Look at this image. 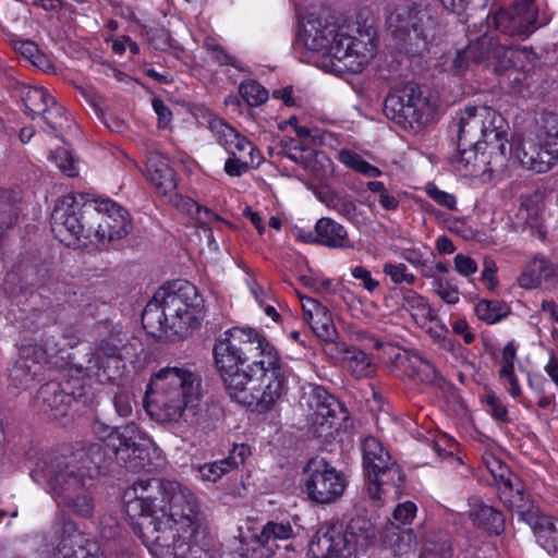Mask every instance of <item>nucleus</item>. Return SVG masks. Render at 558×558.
<instances>
[{
    "label": "nucleus",
    "instance_id": "obj_1",
    "mask_svg": "<svg viewBox=\"0 0 558 558\" xmlns=\"http://www.w3.org/2000/svg\"><path fill=\"white\" fill-rule=\"evenodd\" d=\"M131 519H140L135 529L156 558H202L203 550L193 538L201 521L196 495L178 481L140 478L123 493Z\"/></svg>",
    "mask_w": 558,
    "mask_h": 558
},
{
    "label": "nucleus",
    "instance_id": "obj_2",
    "mask_svg": "<svg viewBox=\"0 0 558 558\" xmlns=\"http://www.w3.org/2000/svg\"><path fill=\"white\" fill-rule=\"evenodd\" d=\"M126 337L112 331L101 338L85 355L84 364L68 369L61 381L50 380L43 385L35 399L36 408L52 420L66 416L72 403L85 395L84 378L98 384H109L121 377L124 368L122 349Z\"/></svg>",
    "mask_w": 558,
    "mask_h": 558
},
{
    "label": "nucleus",
    "instance_id": "obj_3",
    "mask_svg": "<svg viewBox=\"0 0 558 558\" xmlns=\"http://www.w3.org/2000/svg\"><path fill=\"white\" fill-rule=\"evenodd\" d=\"M146 409L162 423L198 424L203 411L201 376L187 366L160 368L147 386Z\"/></svg>",
    "mask_w": 558,
    "mask_h": 558
},
{
    "label": "nucleus",
    "instance_id": "obj_4",
    "mask_svg": "<svg viewBox=\"0 0 558 558\" xmlns=\"http://www.w3.org/2000/svg\"><path fill=\"white\" fill-rule=\"evenodd\" d=\"M204 299L197 288L186 280H177L161 287L147 303L142 325L147 333L183 339L199 325Z\"/></svg>",
    "mask_w": 558,
    "mask_h": 558
},
{
    "label": "nucleus",
    "instance_id": "obj_5",
    "mask_svg": "<svg viewBox=\"0 0 558 558\" xmlns=\"http://www.w3.org/2000/svg\"><path fill=\"white\" fill-rule=\"evenodd\" d=\"M80 456H44L32 470V478L53 494L60 512L70 518L89 519L94 514L95 500L90 492L93 478Z\"/></svg>",
    "mask_w": 558,
    "mask_h": 558
},
{
    "label": "nucleus",
    "instance_id": "obj_6",
    "mask_svg": "<svg viewBox=\"0 0 558 558\" xmlns=\"http://www.w3.org/2000/svg\"><path fill=\"white\" fill-rule=\"evenodd\" d=\"M223 384L231 399L258 413L271 410L287 391L278 353H268L267 360H254L246 371L226 376Z\"/></svg>",
    "mask_w": 558,
    "mask_h": 558
},
{
    "label": "nucleus",
    "instance_id": "obj_7",
    "mask_svg": "<svg viewBox=\"0 0 558 558\" xmlns=\"http://www.w3.org/2000/svg\"><path fill=\"white\" fill-rule=\"evenodd\" d=\"M454 128L460 146H477L485 143L495 147L498 156L494 157V162H499L500 167L512 154L506 122L492 107L484 105L464 107L457 114Z\"/></svg>",
    "mask_w": 558,
    "mask_h": 558
},
{
    "label": "nucleus",
    "instance_id": "obj_8",
    "mask_svg": "<svg viewBox=\"0 0 558 558\" xmlns=\"http://www.w3.org/2000/svg\"><path fill=\"white\" fill-rule=\"evenodd\" d=\"M215 365L222 378L235 374L239 365L252 360H267L268 353H278L267 339L253 328L233 327L215 342Z\"/></svg>",
    "mask_w": 558,
    "mask_h": 558
},
{
    "label": "nucleus",
    "instance_id": "obj_9",
    "mask_svg": "<svg viewBox=\"0 0 558 558\" xmlns=\"http://www.w3.org/2000/svg\"><path fill=\"white\" fill-rule=\"evenodd\" d=\"M342 39L343 44L333 48L337 62H342L352 72H361L375 57L378 47L377 32L364 11L347 20Z\"/></svg>",
    "mask_w": 558,
    "mask_h": 558
},
{
    "label": "nucleus",
    "instance_id": "obj_10",
    "mask_svg": "<svg viewBox=\"0 0 558 558\" xmlns=\"http://www.w3.org/2000/svg\"><path fill=\"white\" fill-rule=\"evenodd\" d=\"M542 121L538 135H521L512 144L518 161L537 173L549 171L558 160V116L547 113Z\"/></svg>",
    "mask_w": 558,
    "mask_h": 558
},
{
    "label": "nucleus",
    "instance_id": "obj_11",
    "mask_svg": "<svg viewBox=\"0 0 558 558\" xmlns=\"http://www.w3.org/2000/svg\"><path fill=\"white\" fill-rule=\"evenodd\" d=\"M376 538L374 524L363 515L352 518L344 526L339 521H328L316 531V546L326 553L353 556L368 548Z\"/></svg>",
    "mask_w": 558,
    "mask_h": 558
},
{
    "label": "nucleus",
    "instance_id": "obj_12",
    "mask_svg": "<svg viewBox=\"0 0 558 558\" xmlns=\"http://www.w3.org/2000/svg\"><path fill=\"white\" fill-rule=\"evenodd\" d=\"M92 196L84 193L68 194L54 206L51 214V230L64 245L81 247L93 243V234L87 232L93 227L86 219V207Z\"/></svg>",
    "mask_w": 558,
    "mask_h": 558
},
{
    "label": "nucleus",
    "instance_id": "obj_13",
    "mask_svg": "<svg viewBox=\"0 0 558 558\" xmlns=\"http://www.w3.org/2000/svg\"><path fill=\"white\" fill-rule=\"evenodd\" d=\"M86 209V219L93 225L87 232L93 234V244L99 247L124 239L133 229L129 211L109 198L92 197Z\"/></svg>",
    "mask_w": 558,
    "mask_h": 558
},
{
    "label": "nucleus",
    "instance_id": "obj_14",
    "mask_svg": "<svg viewBox=\"0 0 558 558\" xmlns=\"http://www.w3.org/2000/svg\"><path fill=\"white\" fill-rule=\"evenodd\" d=\"M362 457L368 480L367 494L374 501L381 500L387 493V486H396L397 481H402L401 471L389 451L374 436H367L363 440Z\"/></svg>",
    "mask_w": 558,
    "mask_h": 558
},
{
    "label": "nucleus",
    "instance_id": "obj_15",
    "mask_svg": "<svg viewBox=\"0 0 558 558\" xmlns=\"http://www.w3.org/2000/svg\"><path fill=\"white\" fill-rule=\"evenodd\" d=\"M434 106L423 96L421 88L408 84L402 89L389 94L384 104L387 118L403 129H416L427 123L434 113Z\"/></svg>",
    "mask_w": 558,
    "mask_h": 558
},
{
    "label": "nucleus",
    "instance_id": "obj_16",
    "mask_svg": "<svg viewBox=\"0 0 558 558\" xmlns=\"http://www.w3.org/2000/svg\"><path fill=\"white\" fill-rule=\"evenodd\" d=\"M510 61L507 58V46L492 35H483L470 41L462 50L457 51L451 63V71L462 74L473 65H482L495 74L509 71Z\"/></svg>",
    "mask_w": 558,
    "mask_h": 558
},
{
    "label": "nucleus",
    "instance_id": "obj_17",
    "mask_svg": "<svg viewBox=\"0 0 558 558\" xmlns=\"http://www.w3.org/2000/svg\"><path fill=\"white\" fill-rule=\"evenodd\" d=\"M63 351L53 336L47 337L44 344H31L20 350L19 357L9 369L12 385L21 388L31 387L40 379L48 357Z\"/></svg>",
    "mask_w": 558,
    "mask_h": 558
},
{
    "label": "nucleus",
    "instance_id": "obj_18",
    "mask_svg": "<svg viewBox=\"0 0 558 558\" xmlns=\"http://www.w3.org/2000/svg\"><path fill=\"white\" fill-rule=\"evenodd\" d=\"M387 24L396 37L422 39L424 43L435 37L438 27L437 12L430 5L417 4L412 8L401 7L390 12Z\"/></svg>",
    "mask_w": 558,
    "mask_h": 558
},
{
    "label": "nucleus",
    "instance_id": "obj_19",
    "mask_svg": "<svg viewBox=\"0 0 558 558\" xmlns=\"http://www.w3.org/2000/svg\"><path fill=\"white\" fill-rule=\"evenodd\" d=\"M145 434L134 423L110 429L106 436V448L114 456L118 464L131 472H138L145 466Z\"/></svg>",
    "mask_w": 558,
    "mask_h": 558
},
{
    "label": "nucleus",
    "instance_id": "obj_20",
    "mask_svg": "<svg viewBox=\"0 0 558 558\" xmlns=\"http://www.w3.org/2000/svg\"><path fill=\"white\" fill-rule=\"evenodd\" d=\"M538 9L534 0H517L512 7L500 9L493 16L495 27L509 36L527 38L538 26Z\"/></svg>",
    "mask_w": 558,
    "mask_h": 558
},
{
    "label": "nucleus",
    "instance_id": "obj_21",
    "mask_svg": "<svg viewBox=\"0 0 558 558\" xmlns=\"http://www.w3.org/2000/svg\"><path fill=\"white\" fill-rule=\"evenodd\" d=\"M343 26L339 27L333 13L327 12L318 19L316 27V68L325 72L338 70L335 58V46H341Z\"/></svg>",
    "mask_w": 558,
    "mask_h": 558
},
{
    "label": "nucleus",
    "instance_id": "obj_22",
    "mask_svg": "<svg viewBox=\"0 0 558 558\" xmlns=\"http://www.w3.org/2000/svg\"><path fill=\"white\" fill-rule=\"evenodd\" d=\"M348 417V412L339 400L324 387L316 386V439L324 437L329 441Z\"/></svg>",
    "mask_w": 558,
    "mask_h": 558
},
{
    "label": "nucleus",
    "instance_id": "obj_23",
    "mask_svg": "<svg viewBox=\"0 0 558 558\" xmlns=\"http://www.w3.org/2000/svg\"><path fill=\"white\" fill-rule=\"evenodd\" d=\"M51 530L58 537L52 558H83L87 555L89 542L71 518L64 514L54 517Z\"/></svg>",
    "mask_w": 558,
    "mask_h": 558
},
{
    "label": "nucleus",
    "instance_id": "obj_24",
    "mask_svg": "<svg viewBox=\"0 0 558 558\" xmlns=\"http://www.w3.org/2000/svg\"><path fill=\"white\" fill-rule=\"evenodd\" d=\"M348 481L344 474L325 458L316 456V504H332L343 495Z\"/></svg>",
    "mask_w": 558,
    "mask_h": 558
},
{
    "label": "nucleus",
    "instance_id": "obj_25",
    "mask_svg": "<svg viewBox=\"0 0 558 558\" xmlns=\"http://www.w3.org/2000/svg\"><path fill=\"white\" fill-rule=\"evenodd\" d=\"M515 217L519 223L530 228L541 240L548 236L550 226L546 218L544 203L538 195L523 198Z\"/></svg>",
    "mask_w": 558,
    "mask_h": 558
},
{
    "label": "nucleus",
    "instance_id": "obj_26",
    "mask_svg": "<svg viewBox=\"0 0 558 558\" xmlns=\"http://www.w3.org/2000/svg\"><path fill=\"white\" fill-rule=\"evenodd\" d=\"M497 490L500 501L511 511H515L521 520L525 521L529 514L536 511L529 494L518 478L515 482L509 478L499 484Z\"/></svg>",
    "mask_w": 558,
    "mask_h": 558
},
{
    "label": "nucleus",
    "instance_id": "obj_27",
    "mask_svg": "<svg viewBox=\"0 0 558 558\" xmlns=\"http://www.w3.org/2000/svg\"><path fill=\"white\" fill-rule=\"evenodd\" d=\"M146 171L148 180L160 195H170L177 189L173 170L167 158L158 151H151L147 156Z\"/></svg>",
    "mask_w": 558,
    "mask_h": 558
},
{
    "label": "nucleus",
    "instance_id": "obj_28",
    "mask_svg": "<svg viewBox=\"0 0 558 558\" xmlns=\"http://www.w3.org/2000/svg\"><path fill=\"white\" fill-rule=\"evenodd\" d=\"M452 160L454 169L463 177H477L487 171H493L492 161H488L484 153H480L481 146H460Z\"/></svg>",
    "mask_w": 558,
    "mask_h": 558
},
{
    "label": "nucleus",
    "instance_id": "obj_29",
    "mask_svg": "<svg viewBox=\"0 0 558 558\" xmlns=\"http://www.w3.org/2000/svg\"><path fill=\"white\" fill-rule=\"evenodd\" d=\"M298 138H292L287 146V156L298 162L310 175L314 173V138L311 130L305 126H295Z\"/></svg>",
    "mask_w": 558,
    "mask_h": 558
},
{
    "label": "nucleus",
    "instance_id": "obj_30",
    "mask_svg": "<svg viewBox=\"0 0 558 558\" xmlns=\"http://www.w3.org/2000/svg\"><path fill=\"white\" fill-rule=\"evenodd\" d=\"M236 151H245L246 155H236L232 149L228 151L229 158L225 162V172L230 177H241L246 173L250 169L257 167L262 161V156L258 149L248 140H241L236 144Z\"/></svg>",
    "mask_w": 558,
    "mask_h": 558
},
{
    "label": "nucleus",
    "instance_id": "obj_31",
    "mask_svg": "<svg viewBox=\"0 0 558 558\" xmlns=\"http://www.w3.org/2000/svg\"><path fill=\"white\" fill-rule=\"evenodd\" d=\"M298 32L293 44L294 52L301 62L312 64L314 62V29L312 14L303 12V8L296 7Z\"/></svg>",
    "mask_w": 558,
    "mask_h": 558
},
{
    "label": "nucleus",
    "instance_id": "obj_32",
    "mask_svg": "<svg viewBox=\"0 0 558 558\" xmlns=\"http://www.w3.org/2000/svg\"><path fill=\"white\" fill-rule=\"evenodd\" d=\"M383 542L386 553H391L396 558L410 554L416 546V536L412 529H401L389 523L384 531Z\"/></svg>",
    "mask_w": 558,
    "mask_h": 558
},
{
    "label": "nucleus",
    "instance_id": "obj_33",
    "mask_svg": "<svg viewBox=\"0 0 558 558\" xmlns=\"http://www.w3.org/2000/svg\"><path fill=\"white\" fill-rule=\"evenodd\" d=\"M551 264L553 260L546 255L535 254L524 264L518 278L519 286L525 290L542 288Z\"/></svg>",
    "mask_w": 558,
    "mask_h": 558
},
{
    "label": "nucleus",
    "instance_id": "obj_34",
    "mask_svg": "<svg viewBox=\"0 0 558 558\" xmlns=\"http://www.w3.org/2000/svg\"><path fill=\"white\" fill-rule=\"evenodd\" d=\"M525 522L532 527L537 543L548 553L557 550L558 529L555 521L535 511L526 517Z\"/></svg>",
    "mask_w": 558,
    "mask_h": 558
},
{
    "label": "nucleus",
    "instance_id": "obj_35",
    "mask_svg": "<svg viewBox=\"0 0 558 558\" xmlns=\"http://www.w3.org/2000/svg\"><path fill=\"white\" fill-rule=\"evenodd\" d=\"M401 306L410 313L418 327H425L426 324L436 319V313L428 301L413 290L403 291Z\"/></svg>",
    "mask_w": 558,
    "mask_h": 558
},
{
    "label": "nucleus",
    "instance_id": "obj_36",
    "mask_svg": "<svg viewBox=\"0 0 558 558\" xmlns=\"http://www.w3.org/2000/svg\"><path fill=\"white\" fill-rule=\"evenodd\" d=\"M420 328L425 330L433 343L440 350L451 353L456 359H465V349L448 336L449 330L447 326L438 318L437 315L434 322H429L425 327Z\"/></svg>",
    "mask_w": 558,
    "mask_h": 558
},
{
    "label": "nucleus",
    "instance_id": "obj_37",
    "mask_svg": "<svg viewBox=\"0 0 558 558\" xmlns=\"http://www.w3.org/2000/svg\"><path fill=\"white\" fill-rule=\"evenodd\" d=\"M470 518L475 525L489 534L499 535L505 529L502 513L482 502L474 504L471 507Z\"/></svg>",
    "mask_w": 558,
    "mask_h": 558
},
{
    "label": "nucleus",
    "instance_id": "obj_38",
    "mask_svg": "<svg viewBox=\"0 0 558 558\" xmlns=\"http://www.w3.org/2000/svg\"><path fill=\"white\" fill-rule=\"evenodd\" d=\"M345 229L329 218L316 221V243L328 247H352L348 243Z\"/></svg>",
    "mask_w": 558,
    "mask_h": 558
},
{
    "label": "nucleus",
    "instance_id": "obj_39",
    "mask_svg": "<svg viewBox=\"0 0 558 558\" xmlns=\"http://www.w3.org/2000/svg\"><path fill=\"white\" fill-rule=\"evenodd\" d=\"M106 442H94L88 445L86 448L78 449L74 452H70L66 456H80L81 465L88 466L89 476L93 478V470L99 472L101 469H106L109 465L111 457H107ZM46 456H65L64 453H47Z\"/></svg>",
    "mask_w": 558,
    "mask_h": 558
},
{
    "label": "nucleus",
    "instance_id": "obj_40",
    "mask_svg": "<svg viewBox=\"0 0 558 558\" xmlns=\"http://www.w3.org/2000/svg\"><path fill=\"white\" fill-rule=\"evenodd\" d=\"M21 98L24 105V112L31 118L43 116L54 98L43 87L25 86L21 89Z\"/></svg>",
    "mask_w": 558,
    "mask_h": 558
},
{
    "label": "nucleus",
    "instance_id": "obj_41",
    "mask_svg": "<svg viewBox=\"0 0 558 558\" xmlns=\"http://www.w3.org/2000/svg\"><path fill=\"white\" fill-rule=\"evenodd\" d=\"M207 122L211 134L227 151L235 149L241 140H247L221 118L209 116Z\"/></svg>",
    "mask_w": 558,
    "mask_h": 558
},
{
    "label": "nucleus",
    "instance_id": "obj_42",
    "mask_svg": "<svg viewBox=\"0 0 558 558\" xmlns=\"http://www.w3.org/2000/svg\"><path fill=\"white\" fill-rule=\"evenodd\" d=\"M420 558H451V545L448 535L444 532L428 534Z\"/></svg>",
    "mask_w": 558,
    "mask_h": 558
},
{
    "label": "nucleus",
    "instance_id": "obj_43",
    "mask_svg": "<svg viewBox=\"0 0 558 558\" xmlns=\"http://www.w3.org/2000/svg\"><path fill=\"white\" fill-rule=\"evenodd\" d=\"M344 361L355 378L371 377L375 372L373 357L356 348H350Z\"/></svg>",
    "mask_w": 558,
    "mask_h": 558
},
{
    "label": "nucleus",
    "instance_id": "obj_44",
    "mask_svg": "<svg viewBox=\"0 0 558 558\" xmlns=\"http://www.w3.org/2000/svg\"><path fill=\"white\" fill-rule=\"evenodd\" d=\"M474 313L478 319L487 324H496L509 315L510 308L500 301L481 300L476 303Z\"/></svg>",
    "mask_w": 558,
    "mask_h": 558
},
{
    "label": "nucleus",
    "instance_id": "obj_45",
    "mask_svg": "<svg viewBox=\"0 0 558 558\" xmlns=\"http://www.w3.org/2000/svg\"><path fill=\"white\" fill-rule=\"evenodd\" d=\"M341 163L345 167L356 171L366 178H378L381 175V170L376 166L371 165L362 158L357 153L350 149H342L338 153Z\"/></svg>",
    "mask_w": 558,
    "mask_h": 558
},
{
    "label": "nucleus",
    "instance_id": "obj_46",
    "mask_svg": "<svg viewBox=\"0 0 558 558\" xmlns=\"http://www.w3.org/2000/svg\"><path fill=\"white\" fill-rule=\"evenodd\" d=\"M291 535L292 527L289 523H277L270 521L266 523L260 533L256 535V539L263 547H267L278 539H288Z\"/></svg>",
    "mask_w": 558,
    "mask_h": 558
},
{
    "label": "nucleus",
    "instance_id": "obj_47",
    "mask_svg": "<svg viewBox=\"0 0 558 558\" xmlns=\"http://www.w3.org/2000/svg\"><path fill=\"white\" fill-rule=\"evenodd\" d=\"M507 58L510 61L509 70L527 71L536 61V53L529 47L507 46Z\"/></svg>",
    "mask_w": 558,
    "mask_h": 558
},
{
    "label": "nucleus",
    "instance_id": "obj_48",
    "mask_svg": "<svg viewBox=\"0 0 558 558\" xmlns=\"http://www.w3.org/2000/svg\"><path fill=\"white\" fill-rule=\"evenodd\" d=\"M409 366L412 369V375L422 383L432 384L438 378V371L435 365L420 354H413L410 356Z\"/></svg>",
    "mask_w": 558,
    "mask_h": 558
},
{
    "label": "nucleus",
    "instance_id": "obj_49",
    "mask_svg": "<svg viewBox=\"0 0 558 558\" xmlns=\"http://www.w3.org/2000/svg\"><path fill=\"white\" fill-rule=\"evenodd\" d=\"M239 92L251 107L259 106L268 99V90L254 80L242 82Z\"/></svg>",
    "mask_w": 558,
    "mask_h": 558
},
{
    "label": "nucleus",
    "instance_id": "obj_50",
    "mask_svg": "<svg viewBox=\"0 0 558 558\" xmlns=\"http://www.w3.org/2000/svg\"><path fill=\"white\" fill-rule=\"evenodd\" d=\"M316 337L319 339H330L338 337L331 314L329 310L316 301Z\"/></svg>",
    "mask_w": 558,
    "mask_h": 558
},
{
    "label": "nucleus",
    "instance_id": "obj_51",
    "mask_svg": "<svg viewBox=\"0 0 558 558\" xmlns=\"http://www.w3.org/2000/svg\"><path fill=\"white\" fill-rule=\"evenodd\" d=\"M204 48L210 58L219 65H231L240 71H243L241 62L233 56L229 54L223 47H221L214 38H206Z\"/></svg>",
    "mask_w": 558,
    "mask_h": 558
},
{
    "label": "nucleus",
    "instance_id": "obj_52",
    "mask_svg": "<svg viewBox=\"0 0 558 558\" xmlns=\"http://www.w3.org/2000/svg\"><path fill=\"white\" fill-rule=\"evenodd\" d=\"M228 460L221 459L214 462H207L198 465L197 472L202 481L215 483L219 481L225 474L231 472Z\"/></svg>",
    "mask_w": 558,
    "mask_h": 558
},
{
    "label": "nucleus",
    "instance_id": "obj_53",
    "mask_svg": "<svg viewBox=\"0 0 558 558\" xmlns=\"http://www.w3.org/2000/svg\"><path fill=\"white\" fill-rule=\"evenodd\" d=\"M383 272L389 277L392 283H407L412 286L416 282V276L408 271V267L403 263H385Z\"/></svg>",
    "mask_w": 558,
    "mask_h": 558
},
{
    "label": "nucleus",
    "instance_id": "obj_54",
    "mask_svg": "<svg viewBox=\"0 0 558 558\" xmlns=\"http://www.w3.org/2000/svg\"><path fill=\"white\" fill-rule=\"evenodd\" d=\"M41 118L48 129H50L52 132L61 131L68 124L65 109L56 100L51 101L47 108V111L43 113Z\"/></svg>",
    "mask_w": 558,
    "mask_h": 558
},
{
    "label": "nucleus",
    "instance_id": "obj_55",
    "mask_svg": "<svg viewBox=\"0 0 558 558\" xmlns=\"http://www.w3.org/2000/svg\"><path fill=\"white\" fill-rule=\"evenodd\" d=\"M483 462L485 463L489 473L493 475L496 486H499V484H502L504 482L511 478V472L509 468L493 453L485 452L483 454Z\"/></svg>",
    "mask_w": 558,
    "mask_h": 558
},
{
    "label": "nucleus",
    "instance_id": "obj_56",
    "mask_svg": "<svg viewBox=\"0 0 558 558\" xmlns=\"http://www.w3.org/2000/svg\"><path fill=\"white\" fill-rule=\"evenodd\" d=\"M51 160L68 177L74 178L78 174L73 156L64 148H57L51 151Z\"/></svg>",
    "mask_w": 558,
    "mask_h": 558
},
{
    "label": "nucleus",
    "instance_id": "obj_57",
    "mask_svg": "<svg viewBox=\"0 0 558 558\" xmlns=\"http://www.w3.org/2000/svg\"><path fill=\"white\" fill-rule=\"evenodd\" d=\"M322 352L330 362L336 363L345 359L350 348L344 343L338 341V337H330V339H320Z\"/></svg>",
    "mask_w": 558,
    "mask_h": 558
},
{
    "label": "nucleus",
    "instance_id": "obj_58",
    "mask_svg": "<svg viewBox=\"0 0 558 558\" xmlns=\"http://www.w3.org/2000/svg\"><path fill=\"white\" fill-rule=\"evenodd\" d=\"M518 345L514 341H509L501 351V357L499 361V377H505L514 374V364L518 361L517 357Z\"/></svg>",
    "mask_w": 558,
    "mask_h": 558
},
{
    "label": "nucleus",
    "instance_id": "obj_59",
    "mask_svg": "<svg viewBox=\"0 0 558 558\" xmlns=\"http://www.w3.org/2000/svg\"><path fill=\"white\" fill-rule=\"evenodd\" d=\"M435 293L447 304L454 305L460 301L458 288L448 281L436 278L433 282Z\"/></svg>",
    "mask_w": 558,
    "mask_h": 558
},
{
    "label": "nucleus",
    "instance_id": "obj_60",
    "mask_svg": "<svg viewBox=\"0 0 558 558\" xmlns=\"http://www.w3.org/2000/svg\"><path fill=\"white\" fill-rule=\"evenodd\" d=\"M426 194L430 199H433L438 205L449 209V210H456L457 209V201L456 197L447 193L445 191L439 190L435 184L429 183L425 187Z\"/></svg>",
    "mask_w": 558,
    "mask_h": 558
},
{
    "label": "nucleus",
    "instance_id": "obj_61",
    "mask_svg": "<svg viewBox=\"0 0 558 558\" xmlns=\"http://www.w3.org/2000/svg\"><path fill=\"white\" fill-rule=\"evenodd\" d=\"M351 275L354 279L361 281L363 288L369 293L375 292L380 286L379 281L374 279L371 271L363 266L353 267Z\"/></svg>",
    "mask_w": 558,
    "mask_h": 558
},
{
    "label": "nucleus",
    "instance_id": "obj_62",
    "mask_svg": "<svg viewBox=\"0 0 558 558\" xmlns=\"http://www.w3.org/2000/svg\"><path fill=\"white\" fill-rule=\"evenodd\" d=\"M416 511L417 508L415 504L412 501H405L396 507L393 511V519L401 524H408L414 519Z\"/></svg>",
    "mask_w": 558,
    "mask_h": 558
},
{
    "label": "nucleus",
    "instance_id": "obj_63",
    "mask_svg": "<svg viewBox=\"0 0 558 558\" xmlns=\"http://www.w3.org/2000/svg\"><path fill=\"white\" fill-rule=\"evenodd\" d=\"M456 270L464 277H470L477 271L476 262L468 255L457 254L453 258Z\"/></svg>",
    "mask_w": 558,
    "mask_h": 558
},
{
    "label": "nucleus",
    "instance_id": "obj_64",
    "mask_svg": "<svg viewBox=\"0 0 558 558\" xmlns=\"http://www.w3.org/2000/svg\"><path fill=\"white\" fill-rule=\"evenodd\" d=\"M133 403L132 397L126 392H119L113 398L116 412L121 417H128L132 414Z\"/></svg>",
    "mask_w": 558,
    "mask_h": 558
}]
</instances>
